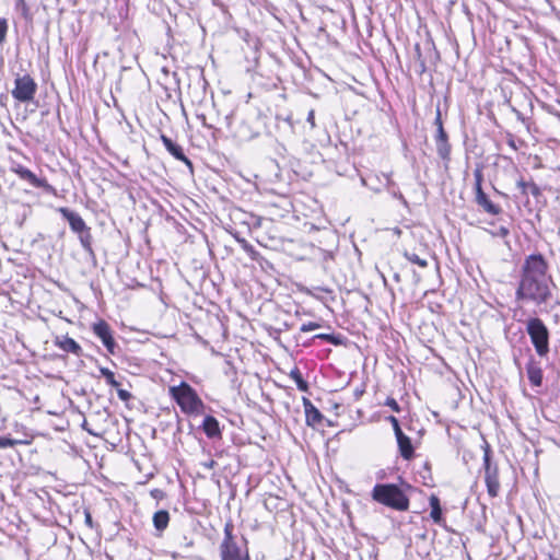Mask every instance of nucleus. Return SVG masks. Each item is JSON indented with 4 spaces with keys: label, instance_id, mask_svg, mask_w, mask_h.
<instances>
[{
    "label": "nucleus",
    "instance_id": "e433bc0d",
    "mask_svg": "<svg viewBox=\"0 0 560 560\" xmlns=\"http://www.w3.org/2000/svg\"><path fill=\"white\" fill-rule=\"evenodd\" d=\"M25 170H26V167H24V166H23V165H21V164L13 165V166H12V168H11V171H12L13 173H15L16 175H19V176H20V175H21Z\"/></svg>",
    "mask_w": 560,
    "mask_h": 560
},
{
    "label": "nucleus",
    "instance_id": "f3484780",
    "mask_svg": "<svg viewBox=\"0 0 560 560\" xmlns=\"http://www.w3.org/2000/svg\"><path fill=\"white\" fill-rule=\"evenodd\" d=\"M202 429L208 438L212 439L221 435L219 421L212 416H207L203 419Z\"/></svg>",
    "mask_w": 560,
    "mask_h": 560
},
{
    "label": "nucleus",
    "instance_id": "9b49d317",
    "mask_svg": "<svg viewBox=\"0 0 560 560\" xmlns=\"http://www.w3.org/2000/svg\"><path fill=\"white\" fill-rule=\"evenodd\" d=\"M161 140L165 147V149L176 159V160H179L182 162H184L189 168L192 167V163L190 162V160L184 154V151L182 149L180 145H178L177 143L173 142L172 139H170L168 137L162 135L161 136Z\"/></svg>",
    "mask_w": 560,
    "mask_h": 560
},
{
    "label": "nucleus",
    "instance_id": "f257e3e1",
    "mask_svg": "<svg viewBox=\"0 0 560 560\" xmlns=\"http://www.w3.org/2000/svg\"><path fill=\"white\" fill-rule=\"evenodd\" d=\"M549 282L550 279L547 277V265L544 258L539 255L529 256L516 295L518 299L541 304L550 296Z\"/></svg>",
    "mask_w": 560,
    "mask_h": 560
},
{
    "label": "nucleus",
    "instance_id": "b1692460",
    "mask_svg": "<svg viewBox=\"0 0 560 560\" xmlns=\"http://www.w3.org/2000/svg\"><path fill=\"white\" fill-rule=\"evenodd\" d=\"M79 238H80V243L83 246V248L88 252H92V247H91L92 235L90 233V229L80 233Z\"/></svg>",
    "mask_w": 560,
    "mask_h": 560
},
{
    "label": "nucleus",
    "instance_id": "ea45409f",
    "mask_svg": "<svg viewBox=\"0 0 560 560\" xmlns=\"http://www.w3.org/2000/svg\"><path fill=\"white\" fill-rule=\"evenodd\" d=\"M202 465H203L206 468L211 469V468H213V467H214L215 462L211 459V460H209V462L203 463Z\"/></svg>",
    "mask_w": 560,
    "mask_h": 560
},
{
    "label": "nucleus",
    "instance_id": "a211bd4d",
    "mask_svg": "<svg viewBox=\"0 0 560 560\" xmlns=\"http://www.w3.org/2000/svg\"><path fill=\"white\" fill-rule=\"evenodd\" d=\"M56 345L66 352H71L73 354L79 355L81 353V347L80 345L70 337H63L62 339H58L56 341Z\"/></svg>",
    "mask_w": 560,
    "mask_h": 560
},
{
    "label": "nucleus",
    "instance_id": "39448f33",
    "mask_svg": "<svg viewBox=\"0 0 560 560\" xmlns=\"http://www.w3.org/2000/svg\"><path fill=\"white\" fill-rule=\"evenodd\" d=\"M37 84L30 74L18 75L14 80L12 96L21 102L28 103L34 100Z\"/></svg>",
    "mask_w": 560,
    "mask_h": 560
},
{
    "label": "nucleus",
    "instance_id": "1a4fd4ad",
    "mask_svg": "<svg viewBox=\"0 0 560 560\" xmlns=\"http://www.w3.org/2000/svg\"><path fill=\"white\" fill-rule=\"evenodd\" d=\"M93 332L97 336L108 352H115V340L112 335L109 325L104 320H98L93 325Z\"/></svg>",
    "mask_w": 560,
    "mask_h": 560
},
{
    "label": "nucleus",
    "instance_id": "7c9ffc66",
    "mask_svg": "<svg viewBox=\"0 0 560 560\" xmlns=\"http://www.w3.org/2000/svg\"><path fill=\"white\" fill-rule=\"evenodd\" d=\"M489 233L494 236V237H506L509 235V229L505 228V226H500L499 229L497 230H493V231H489Z\"/></svg>",
    "mask_w": 560,
    "mask_h": 560
},
{
    "label": "nucleus",
    "instance_id": "58836bf2",
    "mask_svg": "<svg viewBox=\"0 0 560 560\" xmlns=\"http://www.w3.org/2000/svg\"><path fill=\"white\" fill-rule=\"evenodd\" d=\"M435 125H436L438 128H440V126H443L440 108L436 109Z\"/></svg>",
    "mask_w": 560,
    "mask_h": 560
},
{
    "label": "nucleus",
    "instance_id": "72a5a7b5",
    "mask_svg": "<svg viewBox=\"0 0 560 560\" xmlns=\"http://www.w3.org/2000/svg\"><path fill=\"white\" fill-rule=\"evenodd\" d=\"M386 406L390 407L394 411L399 412L400 408L394 398H387Z\"/></svg>",
    "mask_w": 560,
    "mask_h": 560
},
{
    "label": "nucleus",
    "instance_id": "f03ea898",
    "mask_svg": "<svg viewBox=\"0 0 560 560\" xmlns=\"http://www.w3.org/2000/svg\"><path fill=\"white\" fill-rule=\"evenodd\" d=\"M372 498L376 502L397 511H407L409 508L408 497L394 483L376 485L373 488Z\"/></svg>",
    "mask_w": 560,
    "mask_h": 560
},
{
    "label": "nucleus",
    "instance_id": "f704fd0d",
    "mask_svg": "<svg viewBox=\"0 0 560 560\" xmlns=\"http://www.w3.org/2000/svg\"><path fill=\"white\" fill-rule=\"evenodd\" d=\"M446 140H447L446 132L444 131L443 126H440V128H438L436 142L438 141H446Z\"/></svg>",
    "mask_w": 560,
    "mask_h": 560
},
{
    "label": "nucleus",
    "instance_id": "473e14b6",
    "mask_svg": "<svg viewBox=\"0 0 560 560\" xmlns=\"http://www.w3.org/2000/svg\"><path fill=\"white\" fill-rule=\"evenodd\" d=\"M387 419L392 423L395 434L400 433L401 429L399 427L398 420L394 416H389Z\"/></svg>",
    "mask_w": 560,
    "mask_h": 560
},
{
    "label": "nucleus",
    "instance_id": "cd10ccee",
    "mask_svg": "<svg viewBox=\"0 0 560 560\" xmlns=\"http://www.w3.org/2000/svg\"><path fill=\"white\" fill-rule=\"evenodd\" d=\"M406 258L411 261L412 264H416L422 268L427 267L428 261L424 258H421L417 254L413 253H405Z\"/></svg>",
    "mask_w": 560,
    "mask_h": 560
},
{
    "label": "nucleus",
    "instance_id": "412c9836",
    "mask_svg": "<svg viewBox=\"0 0 560 560\" xmlns=\"http://www.w3.org/2000/svg\"><path fill=\"white\" fill-rule=\"evenodd\" d=\"M527 376L529 382L535 386H540L542 381V372L540 368L529 364L527 366Z\"/></svg>",
    "mask_w": 560,
    "mask_h": 560
},
{
    "label": "nucleus",
    "instance_id": "ddd939ff",
    "mask_svg": "<svg viewBox=\"0 0 560 560\" xmlns=\"http://www.w3.org/2000/svg\"><path fill=\"white\" fill-rule=\"evenodd\" d=\"M395 435L397 439V444L399 447L400 455L405 459H410L413 456V447H412L410 439L406 434H404L402 431Z\"/></svg>",
    "mask_w": 560,
    "mask_h": 560
},
{
    "label": "nucleus",
    "instance_id": "5701e85b",
    "mask_svg": "<svg viewBox=\"0 0 560 560\" xmlns=\"http://www.w3.org/2000/svg\"><path fill=\"white\" fill-rule=\"evenodd\" d=\"M101 374L105 377L107 384H109L113 387L118 388L120 386V383L116 381L114 372H112L107 368H101L100 369Z\"/></svg>",
    "mask_w": 560,
    "mask_h": 560
},
{
    "label": "nucleus",
    "instance_id": "4be33fe9",
    "mask_svg": "<svg viewBox=\"0 0 560 560\" xmlns=\"http://www.w3.org/2000/svg\"><path fill=\"white\" fill-rule=\"evenodd\" d=\"M290 376L292 380H294V382L300 390H302V392L307 390V388H308L307 383L303 380L299 369L292 370L290 373Z\"/></svg>",
    "mask_w": 560,
    "mask_h": 560
},
{
    "label": "nucleus",
    "instance_id": "393cba45",
    "mask_svg": "<svg viewBox=\"0 0 560 560\" xmlns=\"http://www.w3.org/2000/svg\"><path fill=\"white\" fill-rule=\"evenodd\" d=\"M436 149H438L439 155L442 159L445 160L448 158L451 149H450V144L447 143V140L446 141H438Z\"/></svg>",
    "mask_w": 560,
    "mask_h": 560
},
{
    "label": "nucleus",
    "instance_id": "2f4dec72",
    "mask_svg": "<svg viewBox=\"0 0 560 560\" xmlns=\"http://www.w3.org/2000/svg\"><path fill=\"white\" fill-rule=\"evenodd\" d=\"M117 395L122 401H128L131 398V394L128 390L121 388H117Z\"/></svg>",
    "mask_w": 560,
    "mask_h": 560
},
{
    "label": "nucleus",
    "instance_id": "0eeeda50",
    "mask_svg": "<svg viewBox=\"0 0 560 560\" xmlns=\"http://www.w3.org/2000/svg\"><path fill=\"white\" fill-rule=\"evenodd\" d=\"M475 176V191H476V202L483 208L485 211L491 214H499L501 212V208L494 205L483 192L481 184L483 180V175L480 168H476L474 172Z\"/></svg>",
    "mask_w": 560,
    "mask_h": 560
},
{
    "label": "nucleus",
    "instance_id": "f8f14e48",
    "mask_svg": "<svg viewBox=\"0 0 560 560\" xmlns=\"http://www.w3.org/2000/svg\"><path fill=\"white\" fill-rule=\"evenodd\" d=\"M303 406L305 410L306 423L312 427L320 424L323 416L319 410L306 398L303 399Z\"/></svg>",
    "mask_w": 560,
    "mask_h": 560
},
{
    "label": "nucleus",
    "instance_id": "4c0bfd02",
    "mask_svg": "<svg viewBox=\"0 0 560 560\" xmlns=\"http://www.w3.org/2000/svg\"><path fill=\"white\" fill-rule=\"evenodd\" d=\"M84 516H85V524L92 528L93 527V521H92V516H91V513L89 511H85L84 512Z\"/></svg>",
    "mask_w": 560,
    "mask_h": 560
},
{
    "label": "nucleus",
    "instance_id": "6e6552de",
    "mask_svg": "<svg viewBox=\"0 0 560 560\" xmlns=\"http://www.w3.org/2000/svg\"><path fill=\"white\" fill-rule=\"evenodd\" d=\"M485 481L489 495L492 498L497 497L500 490L498 469L490 465L488 454L485 455Z\"/></svg>",
    "mask_w": 560,
    "mask_h": 560
},
{
    "label": "nucleus",
    "instance_id": "423d86ee",
    "mask_svg": "<svg viewBox=\"0 0 560 560\" xmlns=\"http://www.w3.org/2000/svg\"><path fill=\"white\" fill-rule=\"evenodd\" d=\"M221 560H249L248 555L242 556L241 549L234 540L232 534V525L226 524L224 527V538L220 545Z\"/></svg>",
    "mask_w": 560,
    "mask_h": 560
},
{
    "label": "nucleus",
    "instance_id": "c756f323",
    "mask_svg": "<svg viewBox=\"0 0 560 560\" xmlns=\"http://www.w3.org/2000/svg\"><path fill=\"white\" fill-rule=\"evenodd\" d=\"M319 327H320V325H319V324H317V323H315V322H308V323H304V324L301 326L300 330H301L302 332H310V331H313V330L318 329Z\"/></svg>",
    "mask_w": 560,
    "mask_h": 560
},
{
    "label": "nucleus",
    "instance_id": "4468645a",
    "mask_svg": "<svg viewBox=\"0 0 560 560\" xmlns=\"http://www.w3.org/2000/svg\"><path fill=\"white\" fill-rule=\"evenodd\" d=\"M20 178L30 183L33 187L44 188L46 190H51L52 187L46 182L44 178H38L32 171L26 168L21 175Z\"/></svg>",
    "mask_w": 560,
    "mask_h": 560
},
{
    "label": "nucleus",
    "instance_id": "dca6fc26",
    "mask_svg": "<svg viewBox=\"0 0 560 560\" xmlns=\"http://www.w3.org/2000/svg\"><path fill=\"white\" fill-rule=\"evenodd\" d=\"M20 178L30 183L33 187L44 188L46 190H51L52 187L46 182L44 178H38L32 171L26 168L21 175Z\"/></svg>",
    "mask_w": 560,
    "mask_h": 560
},
{
    "label": "nucleus",
    "instance_id": "6ab92c4d",
    "mask_svg": "<svg viewBox=\"0 0 560 560\" xmlns=\"http://www.w3.org/2000/svg\"><path fill=\"white\" fill-rule=\"evenodd\" d=\"M170 522V514L165 510H161L154 513L153 524L158 530H164Z\"/></svg>",
    "mask_w": 560,
    "mask_h": 560
},
{
    "label": "nucleus",
    "instance_id": "2eb2a0df",
    "mask_svg": "<svg viewBox=\"0 0 560 560\" xmlns=\"http://www.w3.org/2000/svg\"><path fill=\"white\" fill-rule=\"evenodd\" d=\"M20 178L30 183L33 187L44 188L46 190H51L52 187L46 182L44 178H38L32 171L26 168L21 175Z\"/></svg>",
    "mask_w": 560,
    "mask_h": 560
},
{
    "label": "nucleus",
    "instance_id": "aec40b11",
    "mask_svg": "<svg viewBox=\"0 0 560 560\" xmlns=\"http://www.w3.org/2000/svg\"><path fill=\"white\" fill-rule=\"evenodd\" d=\"M431 513L430 516L435 523H440L442 520V509L440 505V500L436 495H431L429 499Z\"/></svg>",
    "mask_w": 560,
    "mask_h": 560
},
{
    "label": "nucleus",
    "instance_id": "c85d7f7f",
    "mask_svg": "<svg viewBox=\"0 0 560 560\" xmlns=\"http://www.w3.org/2000/svg\"><path fill=\"white\" fill-rule=\"evenodd\" d=\"M8 32V23L4 19H0V45H2L5 40Z\"/></svg>",
    "mask_w": 560,
    "mask_h": 560
},
{
    "label": "nucleus",
    "instance_id": "20e7f679",
    "mask_svg": "<svg viewBox=\"0 0 560 560\" xmlns=\"http://www.w3.org/2000/svg\"><path fill=\"white\" fill-rule=\"evenodd\" d=\"M527 332L538 355L544 357L549 352V334L545 324L539 318L527 322Z\"/></svg>",
    "mask_w": 560,
    "mask_h": 560
},
{
    "label": "nucleus",
    "instance_id": "bb28decb",
    "mask_svg": "<svg viewBox=\"0 0 560 560\" xmlns=\"http://www.w3.org/2000/svg\"><path fill=\"white\" fill-rule=\"evenodd\" d=\"M23 443L27 444L28 442L0 436V448L12 447V446H15L18 444H23Z\"/></svg>",
    "mask_w": 560,
    "mask_h": 560
},
{
    "label": "nucleus",
    "instance_id": "9d476101",
    "mask_svg": "<svg viewBox=\"0 0 560 560\" xmlns=\"http://www.w3.org/2000/svg\"><path fill=\"white\" fill-rule=\"evenodd\" d=\"M59 212L69 222V225L73 232L80 234L89 229L79 213L68 208H60Z\"/></svg>",
    "mask_w": 560,
    "mask_h": 560
},
{
    "label": "nucleus",
    "instance_id": "a878e982",
    "mask_svg": "<svg viewBox=\"0 0 560 560\" xmlns=\"http://www.w3.org/2000/svg\"><path fill=\"white\" fill-rule=\"evenodd\" d=\"M240 243L242 244L243 249L249 255V257L253 260H257L258 259L259 253L254 248L253 245H250L245 240L240 241Z\"/></svg>",
    "mask_w": 560,
    "mask_h": 560
},
{
    "label": "nucleus",
    "instance_id": "c9c22d12",
    "mask_svg": "<svg viewBox=\"0 0 560 560\" xmlns=\"http://www.w3.org/2000/svg\"><path fill=\"white\" fill-rule=\"evenodd\" d=\"M307 122L311 125L312 128L315 127V113L313 109H311L307 114L306 118Z\"/></svg>",
    "mask_w": 560,
    "mask_h": 560
},
{
    "label": "nucleus",
    "instance_id": "7ed1b4c3",
    "mask_svg": "<svg viewBox=\"0 0 560 560\" xmlns=\"http://www.w3.org/2000/svg\"><path fill=\"white\" fill-rule=\"evenodd\" d=\"M170 393L183 412L187 415H198L202 412V400L198 397L195 389L187 383L183 382L179 386H172L170 388Z\"/></svg>",
    "mask_w": 560,
    "mask_h": 560
}]
</instances>
